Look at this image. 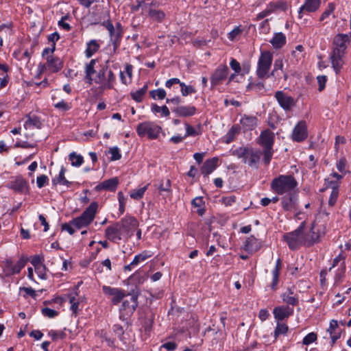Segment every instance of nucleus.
Wrapping results in <instances>:
<instances>
[{"label":"nucleus","instance_id":"nucleus-1","mask_svg":"<svg viewBox=\"0 0 351 351\" xmlns=\"http://www.w3.org/2000/svg\"><path fill=\"white\" fill-rule=\"evenodd\" d=\"M350 36L346 34H337L332 41V51L330 56L331 64L335 73L340 72L343 64V56L346 54V50L350 43Z\"/></svg>","mask_w":351,"mask_h":351},{"label":"nucleus","instance_id":"nucleus-2","mask_svg":"<svg viewBox=\"0 0 351 351\" xmlns=\"http://www.w3.org/2000/svg\"><path fill=\"white\" fill-rule=\"evenodd\" d=\"M298 186V182L292 175H280L274 178L270 184L271 191L278 195L289 194Z\"/></svg>","mask_w":351,"mask_h":351},{"label":"nucleus","instance_id":"nucleus-3","mask_svg":"<svg viewBox=\"0 0 351 351\" xmlns=\"http://www.w3.org/2000/svg\"><path fill=\"white\" fill-rule=\"evenodd\" d=\"M232 154L251 168L257 169L263 152L251 147H240L232 152Z\"/></svg>","mask_w":351,"mask_h":351},{"label":"nucleus","instance_id":"nucleus-4","mask_svg":"<svg viewBox=\"0 0 351 351\" xmlns=\"http://www.w3.org/2000/svg\"><path fill=\"white\" fill-rule=\"evenodd\" d=\"M306 221H304L300 223L298 228L290 232H287L283 235L284 240L287 242L289 247L291 250H296L302 245L305 246L304 232Z\"/></svg>","mask_w":351,"mask_h":351},{"label":"nucleus","instance_id":"nucleus-5","mask_svg":"<svg viewBox=\"0 0 351 351\" xmlns=\"http://www.w3.org/2000/svg\"><path fill=\"white\" fill-rule=\"evenodd\" d=\"M274 142V134L269 130L263 131L258 138V143L263 147V162L268 165L274 154L273 145Z\"/></svg>","mask_w":351,"mask_h":351},{"label":"nucleus","instance_id":"nucleus-6","mask_svg":"<svg viewBox=\"0 0 351 351\" xmlns=\"http://www.w3.org/2000/svg\"><path fill=\"white\" fill-rule=\"evenodd\" d=\"M97 208L98 204L96 202H92L80 217L72 219L71 223L77 229L88 226L93 221Z\"/></svg>","mask_w":351,"mask_h":351},{"label":"nucleus","instance_id":"nucleus-7","mask_svg":"<svg viewBox=\"0 0 351 351\" xmlns=\"http://www.w3.org/2000/svg\"><path fill=\"white\" fill-rule=\"evenodd\" d=\"M273 61V55L269 51H262L259 56L257 69L256 75L260 79H264L270 77L269 71L270 70Z\"/></svg>","mask_w":351,"mask_h":351},{"label":"nucleus","instance_id":"nucleus-8","mask_svg":"<svg viewBox=\"0 0 351 351\" xmlns=\"http://www.w3.org/2000/svg\"><path fill=\"white\" fill-rule=\"evenodd\" d=\"M160 130V126L150 121L141 123L136 127V132L140 137L147 136L149 139L157 138Z\"/></svg>","mask_w":351,"mask_h":351},{"label":"nucleus","instance_id":"nucleus-9","mask_svg":"<svg viewBox=\"0 0 351 351\" xmlns=\"http://www.w3.org/2000/svg\"><path fill=\"white\" fill-rule=\"evenodd\" d=\"M6 186L9 189L21 195H27L29 193V183L27 180L21 175L11 177Z\"/></svg>","mask_w":351,"mask_h":351},{"label":"nucleus","instance_id":"nucleus-10","mask_svg":"<svg viewBox=\"0 0 351 351\" xmlns=\"http://www.w3.org/2000/svg\"><path fill=\"white\" fill-rule=\"evenodd\" d=\"M288 5L287 1L284 0H279L276 2H270L265 10L259 12L256 15L257 20H261L269 14L276 12L277 11H286Z\"/></svg>","mask_w":351,"mask_h":351},{"label":"nucleus","instance_id":"nucleus-11","mask_svg":"<svg viewBox=\"0 0 351 351\" xmlns=\"http://www.w3.org/2000/svg\"><path fill=\"white\" fill-rule=\"evenodd\" d=\"M324 234V230L313 223L308 232H304L305 246L311 247L315 243H319Z\"/></svg>","mask_w":351,"mask_h":351},{"label":"nucleus","instance_id":"nucleus-12","mask_svg":"<svg viewBox=\"0 0 351 351\" xmlns=\"http://www.w3.org/2000/svg\"><path fill=\"white\" fill-rule=\"evenodd\" d=\"M229 69L227 65L220 64L213 71L210 76L211 87L214 88L221 84L228 77Z\"/></svg>","mask_w":351,"mask_h":351},{"label":"nucleus","instance_id":"nucleus-13","mask_svg":"<svg viewBox=\"0 0 351 351\" xmlns=\"http://www.w3.org/2000/svg\"><path fill=\"white\" fill-rule=\"evenodd\" d=\"M102 291L106 295L110 298L113 305H117L126 296L125 291L110 286H103Z\"/></svg>","mask_w":351,"mask_h":351},{"label":"nucleus","instance_id":"nucleus-14","mask_svg":"<svg viewBox=\"0 0 351 351\" xmlns=\"http://www.w3.org/2000/svg\"><path fill=\"white\" fill-rule=\"evenodd\" d=\"M281 205L286 211H297L298 210V195L296 193L288 194L281 199Z\"/></svg>","mask_w":351,"mask_h":351},{"label":"nucleus","instance_id":"nucleus-15","mask_svg":"<svg viewBox=\"0 0 351 351\" xmlns=\"http://www.w3.org/2000/svg\"><path fill=\"white\" fill-rule=\"evenodd\" d=\"M119 223L123 234H127L129 237L133 234V231L139 224L138 220L134 217L123 218Z\"/></svg>","mask_w":351,"mask_h":351},{"label":"nucleus","instance_id":"nucleus-16","mask_svg":"<svg viewBox=\"0 0 351 351\" xmlns=\"http://www.w3.org/2000/svg\"><path fill=\"white\" fill-rule=\"evenodd\" d=\"M292 139L296 142L304 141L308 136L307 125L304 121H300L293 128L292 132Z\"/></svg>","mask_w":351,"mask_h":351},{"label":"nucleus","instance_id":"nucleus-17","mask_svg":"<svg viewBox=\"0 0 351 351\" xmlns=\"http://www.w3.org/2000/svg\"><path fill=\"white\" fill-rule=\"evenodd\" d=\"M27 259L23 256L21 257L15 265L13 264L11 259H6L5 261V267L8 272L7 275L19 274L25 267Z\"/></svg>","mask_w":351,"mask_h":351},{"label":"nucleus","instance_id":"nucleus-18","mask_svg":"<svg viewBox=\"0 0 351 351\" xmlns=\"http://www.w3.org/2000/svg\"><path fill=\"white\" fill-rule=\"evenodd\" d=\"M275 97L278 101L279 105L285 110H290L291 108L295 105L293 98L287 95L281 90L277 91L275 93Z\"/></svg>","mask_w":351,"mask_h":351},{"label":"nucleus","instance_id":"nucleus-19","mask_svg":"<svg viewBox=\"0 0 351 351\" xmlns=\"http://www.w3.org/2000/svg\"><path fill=\"white\" fill-rule=\"evenodd\" d=\"M321 5V0H305L304 3L300 8L298 16L302 19L305 12H315Z\"/></svg>","mask_w":351,"mask_h":351},{"label":"nucleus","instance_id":"nucleus-20","mask_svg":"<svg viewBox=\"0 0 351 351\" xmlns=\"http://www.w3.org/2000/svg\"><path fill=\"white\" fill-rule=\"evenodd\" d=\"M120 227L119 222L107 227L105 232L106 237L113 242L121 240L123 232Z\"/></svg>","mask_w":351,"mask_h":351},{"label":"nucleus","instance_id":"nucleus-21","mask_svg":"<svg viewBox=\"0 0 351 351\" xmlns=\"http://www.w3.org/2000/svg\"><path fill=\"white\" fill-rule=\"evenodd\" d=\"M171 110L179 117H189L196 113L197 108L193 105H180L171 108Z\"/></svg>","mask_w":351,"mask_h":351},{"label":"nucleus","instance_id":"nucleus-22","mask_svg":"<svg viewBox=\"0 0 351 351\" xmlns=\"http://www.w3.org/2000/svg\"><path fill=\"white\" fill-rule=\"evenodd\" d=\"M293 308L288 306H277L275 307L273 311L274 318L278 321V322L288 318L293 314Z\"/></svg>","mask_w":351,"mask_h":351},{"label":"nucleus","instance_id":"nucleus-23","mask_svg":"<svg viewBox=\"0 0 351 351\" xmlns=\"http://www.w3.org/2000/svg\"><path fill=\"white\" fill-rule=\"evenodd\" d=\"M295 287H289L281 295L284 302L293 306L297 305L298 303V296L295 293Z\"/></svg>","mask_w":351,"mask_h":351},{"label":"nucleus","instance_id":"nucleus-24","mask_svg":"<svg viewBox=\"0 0 351 351\" xmlns=\"http://www.w3.org/2000/svg\"><path fill=\"white\" fill-rule=\"evenodd\" d=\"M149 6L147 8V14L152 19L161 22L165 17V14L160 10L154 8L156 3L152 1L149 3Z\"/></svg>","mask_w":351,"mask_h":351},{"label":"nucleus","instance_id":"nucleus-25","mask_svg":"<svg viewBox=\"0 0 351 351\" xmlns=\"http://www.w3.org/2000/svg\"><path fill=\"white\" fill-rule=\"evenodd\" d=\"M152 256L148 251H143L139 254H137L134 256L133 261L130 263V264L124 266L125 271H131L133 267L138 265L140 263L145 261L148 258H150Z\"/></svg>","mask_w":351,"mask_h":351},{"label":"nucleus","instance_id":"nucleus-26","mask_svg":"<svg viewBox=\"0 0 351 351\" xmlns=\"http://www.w3.org/2000/svg\"><path fill=\"white\" fill-rule=\"evenodd\" d=\"M218 162L219 158L217 157L206 160L201 168L202 173L205 176L211 173L217 168Z\"/></svg>","mask_w":351,"mask_h":351},{"label":"nucleus","instance_id":"nucleus-27","mask_svg":"<svg viewBox=\"0 0 351 351\" xmlns=\"http://www.w3.org/2000/svg\"><path fill=\"white\" fill-rule=\"evenodd\" d=\"M119 184V180L117 178H112L111 179H108L107 180L104 181L103 182L99 184L96 186L95 189L97 191L101 190H106L109 191H114L117 189V186Z\"/></svg>","mask_w":351,"mask_h":351},{"label":"nucleus","instance_id":"nucleus-28","mask_svg":"<svg viewBox=\"0 0 351 351\" xmlns=\"http://www.w3.org/2000/svg\"><path fill=\"white\" fill-rule=\"evenodd\" d=\"M47 66L51 72L57 73L63 67V62L58 57L49 56L47 57Z\"/></svg>","mask_w":351,"mask_h":351},{"label":"nucleus","instance_id":"nucleus-29","mask_svg":"<svg viewBox=\"0 0 351 351\" xmlns=\"http://www.w3.org/2000/svg\"><path fill=\"white\" fill-rule=\"evenodd\" d=\"M42 125L40 118L36 115H27L23 125L25 130L40 129Z\"/></svg>","mask_w":351,"mask_h":351},{"label":"nucleus","instance_id":"nucleus-30","mask_svg":"<svg viewBox=\"0 0 351 351\" xmlns=\"http://www.w3.org/2000/svg\"><path fill=\"white\" fill-rule=\"evenodd\" d=\"M261 247V244L258 239L254 236H250L245 242L244 249L248 252L253 253L259 250Z\"/></svg>","mask_w":351,"mask_h":351},{"label":"nucleus","instance_id":"nucleus-31","mask_svg":"<svg viewBox=\"0 0 351 351\" xmlns=\"http://www.w3.org/2000/svg\"><path fill=\"white\" fill-rule=\"evenodd\" d=\"M240 123L244 130H252L257 125V118L244 114L240 120Z\"/></svg>","mask_w":351,"mask_h":351},{"label":"nucleus","instance_id":"nucleus-32","mask_svg":"<svg viewBox=\"0 0 351 351\" xmlns=\"http://www.w3.org/2000/svg\"><path fill=\"white\" fill-rule=\"evenodd\" d=\"M282 269V261L280 258H278L276 263V265L271 271L272 274V282L271 284V289L273 291L276 290L277 285L279 282L280 272Z\"/></svg>","mask_w":351,"mask_h":351},{"label":"nucleus","instance_id":"nucleus-33","mask_svg":"<svg viewBox=\"0 0 351 351\" xmlns=\"http://www.w3.org/2000/svg\"><path fill=\"white\" fill-rule=\"evenodd\" d=\"M96 62L97 60L93 59L85 65V79L89 84H91L93 80L92 76L95 73V65Z\"/></svg>","mask_w":351,"mask_h":351},{"label":"nucleus","instance_id":"nucleus-34","mask_svg":"<svg viewBox=\"0 0 351 351\" xmlns=\"http://www.w3.org/2000/svg\"><path fill=\"white\" fill-rule=\"evenodd\" d=\"M65 172H66V169H64V167H62L60 169V171L59 172L58 176L55 178H53L51 180L52 184L53 186H56L59 184H62L64 186H66L67 187L71 186V182L68 181L65 178V176H64Z\"/></svg>","mask_w":351,"mask_h":351},{"label":"nucleus","instance_id":"nucleus-35","mask_svg":"<svg viewBox=\"0 0 351 351\" xmlns=\"http://www.w3.org/2000/svg\"><path fill=\"white\" fill-rule=\"evenodd\" d=\"M100 45L96 40H91L86 43V49L84 51L87 58L92 57L99 49Z\"/></svg>","mask_w":351,"mask_h":351},{"label":"nucleus","instance_id":"nucleus-36","mask_svg":"<svg viewBox=\"0 0 351 351\" xmlns=\"http://www.w3.org/2000/svg\"><path fill=\"white\" fill-rule=\"evenodd\" d=\"M270 43L275 49H280L285 45L286 36L282 32L276 33L270 40Z\"/></svg>","mask_w":351,"mask_h":351},{"label":"nucleus","instance_id":"nucleus-37","mask_svg":"<svg viewBox=\"0 0 351 351\" xmlns=\"http://www.w3.org/2000/svg\"><path fill=\"white\" fill-rule=\"evenodd\" d=\"M137 305V298L135 295H130L129 300L126 299L122 303L123 308L128 309L130 312L134 311Z\"/></svg>","mask_w":351,"mask_h":351},{"label":"nucleus","instance_id":"nucleus-38","mask_svg":"<svg viewBox=\"0 0 351 351\" xmlns=\"http://www.w3.org/2000/svg\"><path fill=\"white\" fill-rule=\"evenodd\" d=\"M148 89V85L145 84L141 88L130 93L131 97L136 102H141Z\"/></svg>","mask_w":351,"mask_h":351},{"label":"nucleus","instance_id":"nucleus-39","mask_svg":"<svg viewBox=\"0 0 351 351\" xmlns=\"http://www.w3.org/2000/svg\"><path fill=\"white\" fill-rule=\"evenodd\" d=\"M109 34L114 49L116 50L119 46L120 40L123 34L117 32L114 27L112 32H109Z\"/></svg>","mask_w":351,"mask_h":351},{"label":"nucleus","instance_id":"nucleus-40","mask_svg":"<svg viewBox=\"0 0 351 351\" xmlns=\"http://www.w3.org/2000/svg\"><path fill=\"white\" fill-rule=\"evenodd\" d=\"M185 128H186V134L184 135V137L187 136H195L201 134V125H199L198 126V130H196L195 128L191 126L190 124H189L187 122L184 123Z\"/></svg>","mask_w":351,"mask_h":351},{"label":"nucleus","instance_id":"nucleus-41","mask_svg":"<svg viewBox=\"0 0 351 351\" xmlns=\"http://www.w3.org/2000/svg\"><path fill=\"white\" fill-rule=\"evenodd\" d=\"M136 5L132 7V12H138L140 8L142 10V14L146 15L147 8L149 6V3H145V0H136Z\"/></svg>","mask_w":351,"mask_h":351},{"label":"nucleus","instance_id":"nucleus-42","mask_svg":"<svg viewBox=\"0 0 351 351\" xmlns=\"http://www.w3.org/2000/svg\"><path fill=\"white\" fill-rule=\"evenodd\" d=\"M69 159L71 161V165L74 167H80L84 162L83 157L80 154H77L74 152L69 154Z\"/></svg>","mask_w":351,"mask_h":351},{"label":"nucleus","instance_id":"nucleus-43","mask_svg":"<svg viewBox=\"0 0 351 351\" xmlns=\"http://www.w3.org/2000/svg\"><path fill=\"white\" fill-rule=\"evenodd\" d=\"M289 328L287 325L283 323L277 322V325L274 332L275 339L276 340L279 335L286 334Z\"/></svg>","mask_w":351,"mask_h":351},{"label":"nucleus","instance_id":"nucleus-44","mask_svg":"<svg viewBox=\"0 0 351 351\" xmlns=\"http://www.w3.org/2000/svg\"><path fill=\"white\" fill-rule=\"evenodd\" d=\"M345 273H346V264H345L344 261H342L339 264V267H338V269L336 271V274H335V282H341L345 276Z\"/></svg>","mask_w":351,"mask_h":351},{"label":"nucleus","instance_id":"nucleus-45","mask_svg":"<svg viewBox=\"0 0 351 351\" xmlns=\"http://www.w3.org/2000/svg\"><path fill=\"white\" fill-rule=\"evenodd\" d=\"M115 81V75L112 71H108V76L106 77V80L104 84V88L111 89L113 88L114 82Z\"/></svg>","mask_w":351,"mask_h":351},{"label":"nucleus","instance_id":"nucleus-46","mask_svg":"<svg viewBox=\"0 0 351 351\" xmlns=\"http://www.w3.org/2000/svg\"><path fill=\"white\" fill-rule=\"evenodd\" d=\"M147 186L148 185H146L143 187L132 190L130 193L131 198L136 200L141 199L143 197V195L147 189Z\"/></svg>","mask_w":351,"mask_h":351},{"label":"nucleus","instance_id":"nucleus-47","mask_svg":"<svg viewBox=\"0 0 351 351\" xmlns=\"http://www.w3.org/2000/svg\"><path fill=\"white\" fill-rule=\"evenodd\" d=\"M150 97L154 99H163L165 98L167 93L162 88L152 90L149 92Z\"/></svg>","mask_w":351,"mask_h":351},{"label":"nucleus","instance_id":"nucleus-48","mask_svg":"<svg viewBox=\"0 0 351 351\" xmlns=\"http://www.w3.org/2000/svg\"><path fill=\"white\" fill-rule=\"evenodd\" d=\"M239 132V127L238 125H233L226 134V143L232 142L237 134Z\"/></svg>","mask_w":351,"mask_h":351},{"label":"nucleus","instance_id":"nucleus-49","mask_svg":"<svg viewBox=\"0 0 351 351\" xmlns=\"http://www.w3.org/2000/svg\"><path fill=\"white\" fill-rule=\"evenodd\" d=\"M108 72V67L104 66L101 69L99 70L97 77L95 80V83L97 84H102L104 85V82L106 80V73Z\"/></svg>","mask_w":351,"mask_h":351},{"label":"nucleus","instance_id":"nucleus-50","mask_svg":"<svg viewBox=\"0 0 351 351\" xmlns=\"http://www.w3.org/2000/svg\"><path fill=\"white\" fill-rule=\"evenodd\" d=\"M282 68H283L282 59H281V58L276 59L274 62V69H273L271 73H270V76L276 77V76L278 75V71L282 70Z\"/></svg>","mask_w":351,"mask_h":351},{"label":"nucleus","instance_id":"nucleus-51","mask_svg":"<svg viewBox=\"0 0 351 351\" xmlns=\"http://www.w3.org/2000/svg\"><path fill=\"white\" fill-rule=\"evenodd\" d=\"M180 87L182 95L184 97L196 92L194 87L192 86H187L184 82L180 83Z\"/></svg>","mask_w":351,"mask_h":351},{"label":"nucleus","instance_id":"nucleus-52","mask_svg":"<svg viewBox=\"0 0 351 351\" xmlns=\"http://www.w3.org/2000/svg\"><path fill=\"white\" fill-rule=\"evenodd\" d=\"M157 189L161 193L162 191L165 192H170L171 191V182L170 180L167 179L166 180H161L159 185L157 186Z\"/></svg>","mask_w":351,"mask_h":351},{"label":"nucleus","instance_id":"nucleus-53","mask_svg":"<svg viewBox=\"0 0 351 351\" xmlns=\"http://www.w3.org/2000/svg\"><path fill=\"white\" fill-rule=\"evenodd\" d=\"M324 184L326 188H330L332 190L333 189L339 188V182L335 179L331 178L330 177H328L325 179Z\"/></svg>","mask_w":351,"mask_h":351},{"label":"nucleus","instance_id":"nucleus-54","mask_svg":"<svg viewBox=\"0 0 351 351\" xmlns=\"http://www.w3.org/2000/svg\"><path fill=\"white\" fill-rule=\"evenodd\" d=\"M48 335L51 337L53 341H56L58 339H64L66 337V333L64 331L51 330L48 332Z\"/></svg>","mask_w":351,"mask_h":351},{"label":"nucleus","instance_id":"nucleus-55","mask_svg":"<svg viewBox=\"0 0 351 351\" xmlns=\"http://www.w3.org/2000/svg\"><path fill=\"white\" fill-rule=\"evenodd\" d=\"M335 8V6L333 3H328L326 10L321 15L319 21H323L326 18H328L330 15V14H332L334 12Z\"/></svg>","mask_w":351,"mask_h":351},{"label":"nucleus","instance_id":"nucleus-56","mask_svg":"<svg viewBox=\"0 0 351 351\" xmlns=\"http://www.w3.org/2000/svg\"><path fill=\"white\" fill-rule=\"evenodd\" d=\"M109 154H110V155H111L110 160L112 161L118 160L121 158V154L120 153V149L117 147H111L109 149Z\"/></svg>","mask_w":351,"mask_h":351},{"label":"nucleus","instance_id":"nucleus-57","mask_svg":"<svg viewBox=\"0 0 351 351\" xmlns=\"http://www.w3.org/2000/svg\"><path fill=\"white\" fill-rule=\"evenodd\" d=\"M347 164V160L344 156L341 157V158L337 162L336 166L339 172L343 173L344 175L347 173L346 171V166Z\"/></svg>","mask_w":351,"mask_h":351},{"label":"nucleus","instance_id":"nucleus-58","mask_svg":"<svg viewBox=\"0 0 351 351\" xmlns=\"http://www.w3.org/2000/svg\"><path fill=\"white\" fill-rule=\"evenodd\" d=\"M49 178L46 175L42 174L37 177L36 184L39 189L43 188L45 185L48 184Z\"/></svg>","mask_w":351,"mask_h":351},{"label":"nucleus","instance_id":"nucleus-59","mask_svg":"<svg viewBox=\"0 0 351 351\" xmlns=\"http://www.w3.org/2000/svg\"><path fill=\"white\" fill-rule=\"evenodd\" d=\"M339 189H333L331 191V193L330 195V198L328 199L329 206H333L336 204L337 199L339 196Z\"/></svg>","mask_w":351,"mask_h":351},{"label":"nucleus","instance_id":"nucleus-60","mask_svg":"<svg viewBox=\"0 0 351 351\" xmlns=\"http://www.w3.org/2000/svg\"><path fill=\"white\" fill-rule=\"evenodd\" d=\"M317 340V335L315 332H310L307 335H306L303 340L302 343L304 345L308 346Z\"/></svg>","mask_w":351,"mask_h":351},{"label":"nucleus","instance_id":"nucleus-61","mask_svg":"<svg viewBox=\"0 0 351 351\" xmlns=\"http://www.w3.org/2000/svg\"><path fill=\"white\" fill-rule=\"evenodd\" d=\"M69 303L71 304V310L75 315H77L78 311L79 302L75 296H69Z\"/></svg>","mask_w":351,"mask_h":351},{"label":"nucleus","instance_id":"nucleus-62","mask_svg":"<svg viewBox=\"0 0 351 351\" xmlns=\"http://www.w3.org/2000/svg\"><path fill=\"white\" fill-rule=\"evenodd\" d=\"M41 311L42 314L44 316L47 317L49 318H53L58 315V311L53 309H51L49 308H43Z\"/></svg>","mask_w":351,"mask_h":351},{"label":"nucleus","instance_id":"nucleus-63","mask_svg":"<svg viewBox=\"0 0 351 351\" xmlns=\"http://www.w3.org/2000/svg\"><path fill=\"white\" fill-rule=\"evenodd\" d=\"M230 66L236 73H240L241 72L240 63L233 58L230 59Z\"/></svg>","mask_w":351,"mask_h":351},{"label":"nucleus","instance_id":"nucleus-64","mask_svg":"<svg viewBox=\"0 0 351 351\" xmlns=\"http://www.w3.org/2000/svg\"><path fill=\"white\" fill-rule=\"evenodd\" d=\"M54 107L62 111H67L71 108V106L64 100H61L60 101L54 104Z\"/></svg>","mask_w":351,"mask_h":351}]
</instances>
